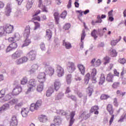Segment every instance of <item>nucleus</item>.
I'll return each instance as SVG.
<instances>
[{
  "mask_svg": "<svg viewBox=\"0 0 126 126\" xmlns=\"http://www.w3.org/2000/svg\"><path fill=\"white\" fill-rule=\"evenodd\" d=\"M38 66L37 64H34L32 66V69L30 70L29 72L31 74H32L34 73L37 69H38Z\"/></svg>",
  "mask_w": 126,
  "mask_h": 126,
  "instance_id": "nucleus-22",
  "label": "nucleus"
},
{
  "mask_svg": "<svg viewBox=\"0 0 126 126\" xmlns=\"http://www.w3.org/2000/svg\"><path fill=\"white\" fill-rule=\"evenodd\" d=\"M64 95V94L63 93L60 92L57 95L56 97H55V100H62Z\"/></svg>",
  "mask_w": 126,
  "mask_h": 126,
  "instance_id": "nucleus-37",
  "label": "nucleus"
},
{
  "mask_svg": "<svg viewBox=\"0 0 126 126\" xmlns=\"http://www.w3.org/2000/svg\"><path fill=\"white\" fill-rule=\"evenodd\" d=\"M35 27L34 30H37V29L40 28V24L37 22H34Z\"/></svg>",
  "mask_w": 126,
  "mask_h": 126,
  "instance_id": "nucleus-58",
  "label": "nucleus"
},
{
  "mask_svg": "<svg viewBox=\"0 0 126 126\" xmlns=\"http://www.w3.org/2000/svg\"><path fill=\"white\" fill-rule=\"evenodd\" d=\"M28 61V58L26 57H23L21 59H17L15 61L16 64H22V63H24Z\"/></svg>",
  "mask_w": 126,
  "mask_h": 126,
  "instance_id": "nucleus-13",
  "label": "nucleus"
},
{
  "mask_svg": "<svg viewBox=\"0 0 126 126\" xmlns=\"http://www.w3.org/2000/svg\"><path fill=\"white\" fill-rule=\"evenodd\" d=\"M104 82H105V76L104 75H101L99 84L100 85H102Z\"/></svg>",
  "mask_w": 126,
  "mask_h": 126,
  "instance_id": "nucleus-41",
  "label": "nucleus"
},
{
  "mask_svg": "<svg viewBox=\"0 0 126 126\" xmlns=\"http://www.w3.org/2000/svg\"><path fill=\"white\" fill-rule=\"evenodd\" d=\"M67 65L68 72L72 73V72H73L75 70V65H74V63L68 62H67Z\"/></svg>",
  "mask_w": 126,
  "mask_h": 126,
  "instance_id": "nucleus-6",
  "label": "nucleus"
},
{
  "mask_svg": "<svg viewBox=\"0 0 126 126\" xmlns=\"http://www.w3.org/2000/svg\"><path fill=\"white\" fill-rule=\"evenodd\" d=\"M9 46L11 47L12 49L14 50L17 48V43L13 41Z\"/></svg>",
  "mask_w": 126,
  "mask_h": 126,
  "instance_id": "nucleus-42",
  "label": "nucleus"
},
{
  "mask_svg": "<svg viewBox=\"0 0 126 126\" xmlns=\"http://www.w3.org/2000/svg\"><path fill=\"white\" fill-rule=\"evenodd\" d=\"M45 68V72H46L47 74H49L50 76H52L54 73L55 72V69L53 68L50 65L49 63H44Z\"/></svg>",
  "mask_w": 126,
  "mask_h": 126,
  "instance_id": "nucleus-3",
  "label": "nucleus"
},
{
  "mask_svg": "<svg viewBox=\"0 0 126 126\" xmlns=\"http://www.w3.org/2000/svg\"><path fill=\"white\" fill-rule=\"evenodd\" d=\"M122 39V36H119V39H116V40H113L111 41V44L112 46H116L117 45V43H119L120 41H121V39Z\"/></svg>",
  "mask_w": 126,
  "mask_h": 126,
  "instance_id": "nucleus-39",
  "label": "nucleus"
},
{
  "mask_svg": "<svg viewBox=\"0 0 126 126\" xmlns=\"http://www.w3.org/2000/svg\"><path fill=\"white\" fill-rule=\"evenodd\" d=\"M28 82V80H27V78L26 77H24L23 79L21 81V84H22L23 85H24L27 83Z\"/></svg>",
  "mask_w": 126,
  "mask_h": 126,
  "instance_id": "nucleus-48",
  "label": "nucleus"
},
{
  "mask_svg": "<svg viewBox=\"0 0 126 126\" xmlns=\"http://www.w3.org/2000/svg\"><path fill=\"white\" fill-rule=\"evenodd\" d=\"M97 34H98L99 37H102L104 35V33L102 32V29H98L97 31Z\"/></svg>",
  "mask_w": 126,
  "mask_h": 126,
  "instance_id": "nucleus-52",
  "label": "nucleus"
},
{
  "mask_svg": "<svg viewBox=\"0 0 126 126\" xmlns=\"http://www.w3.org/2000/svg\"><path fill=\"white\" fill-rule=\"evenodd\" d=\"M52 35L53 32H52V31H51L50 30H47L46 38H47V40H51V38H52Z\"/></svg>",
  "mask_w": 126,
  "mask_h": 126,
  "instance_id": "nucleus-25",
  "label": "nucleus"
},
{
  "mask_svg": "<svg viewBox=\"0 0 126 126\" xmlns=\"http://www.w3.org/2000/svg\"><path fill=\"white\" fill-rule=\"evenodd\" d=\"M114 76H115V75L112 74V73H109L108 74H107V76L106 77L107 81H108V82H113Z\"/></svg>",
  "mask_w": 126,
  "mask_h": 126,
  "instance_id": "nucleus-28",
  "label": "nucleus"
},
{
  "mask_svg": "<svg viewBox=\"0 0 126 126\" xmlns=\"http://www.w3.org/2000/svg\"><path fill=\"white\" fill-rule=\"evenodd\" d=\"M37 85V82L34 79H32L29 81L28 85V92H30L32 91V89Z\"/></svg>",
  "mask_w": 126,
  "mask_h": 126,
  "instance_id": "nucleus-4",
  "label": "nucleus"
},
{
  "mask_svg": "<svg viewBox=\"0 0 126 126\" xmlns=\"http://www.w3.org/2000/svg\"><path fill=\"white\" fill-rule=\"evenodd\" d=\"M28 57H29L30 59L32 61H33L36 59V51H31L27 55Z\"/></svg>",
  "mask_w": 126,
  "mask_h": 126,
  "instance_id": "nucleus-16",
  "label": "nucleus"
},
{
  "mask_svg": "<svg viewBox=\"0 0 126 126\" xmlns=\"http://www.w3.org/2000/svg\"><path fill=\"white\" fill-rule=\"evenodd\" d=\"M90 78H91V76L89 73H88L85 76L84 81L86 84H88L89 82V80H90Z\"/></svg>",
  "mask_w": 126,
  "mask_h": 126,
  "instance_id": "nucleus-31",
  "label": "nucleus"
},
{
  "mask_svg": "<svg viewBox=\"0 0 126 126\" xmlns=\"http://www.w3.org/2000/svg\"><path fill=\"white\" fill-rule=\"evenodd\" d=\"M61 82L60 80H56L55 82L54 83V87L55 88V90L58 91L59 89H60V87H61Z\"/></svg>",
  "mask_w": 126,
  "mask_h": 126,
  "instance_id": "nucleus-23",
  "label": "nucleus"
},
{
  "mask_svg": "<svg viewBox=\"0 0 126 126\" xmlns=\"http://www.w3.org/2000/svg\"><path fill=\"white\" fill-rule=\"evenodd\" d=\"M18 125V120H17V117L15 115L12 116L10 121V126H17Z\"/></svg>",
  "mask_w": 126,
  "mask_h": 126,
  "instance_id": "nucleus-7",
  "label": "nucleus"
},
{
  "mask_svg": "<svg viewBox=\"0 0 126 126\" xmlns=\"http://www.w3.org/2000/svg\"><path fill=\"white\" fill-rule=\"evenodd\" d=\"M6 32L5 29L4 27H0V36H5Z\"/></svg>",
  "mask_w": 126,
  "mask_h": 126,
  "instance_id": "nucleus-35",
  "label": "nucleus"
},
{
  "mask_svg": "<svg viewBox=\"0 0 126 126\" xmlns=\"http://www.w3.org/2000/svg\"><path fill=\"white\" fill-rule=\"evenodd\" d=\"M44 3L47 5H50L52 3L51 0H44Z\"/></svg>",
  "mask_w": 126,
  "mask_h": 126,
  "instance_id": "nucleus-63",
  "label": "nucleus"
},
{
  "mask_svg": "<svg viewBox=\"0 0 126 126\" xmlns=\"http://www.w3.org/2000/svg\"><path fill=\"white\" fill-rule=\"evenodd\" d=\"M96 34H98V32H97V30L95 29L91 32V35L92 37H94V40H96V39L98 38V36H97Z\"/></svg>",
  "mask_w": 126,
  "mask_h": 126,
  "instance_id": "nucleus-36",
  "label": "nucleus"
},
{
  "mask_svg": "<svg viewBox=\"0 0 126 126\" xmlns=\"http://www.w3.org/2000/svg\"><path fill=\"white\" fill-rule=\"evenodd\" d=\"M96 74H97V70L95 68L93 69L92 72L91 73V78L93 83H96L97 82L96 81V77H95V76H96Z\"/></svg>",
  "mask_w": 126,
  "mask_h": 126,
  "instance_id": "nucleus-15",
  "label": "nucleus"
},
{
  "mask_svg": "<svg viewBox=\"0 0 126 126\" xmlns=\"http://www.w3.org/2000/svg\"><path fill=\"white\" fill-rule=\"evenodd\" d=\"M118 62L120 63H121L122 64H125V63H126V60L125 58H120L118 60Z\"/></svg>",
  "mask_w": 126,
  "mask_h": 126,
  "instance_id": "nucleus-47",
  "label": "nucleus"
},
{
  "mask_svg": "<svg viewBox=\"0 0 126 126\" xmlns=\"http://www.w3.org/2000/svg\"><path fill=\"white\" fill-rule=\"evenodd\" d=\"M110 55L112 57H117L118 56V53H117L116 50L113 49L110 53Z\"/></svg>",
  "mask_w": 126,
  "mask_h": 126,
  "instance_id": "nucleus-46",
  "label": "nucleus"
},
{
  "mask_svg": "<svg viewBox=\"0 0 126 126\" xmlns=\"http://www.w3.org/2000/svg\"><path fill=\"white\" fill-rule=\"evenodd\" d=\"M107 109L108 112L110 113V115H112L114 113V110H113V106L111 104H108L107 106Z\"/></svg>",
  "mask_w": 126,
  "mask_h": 126,
  "instance_id": "nucleus-38",
  "label": "nucleus"
},
{
  "mask_svg": "<svg viewBox=\"0 0 126 126\" xmlns=\"http://www.w3.org/2000/svg\"><path fill=\"white\" fill-rule=\"evenodd\" d=\"M28 113H29V109L28 108H22L21 111V115L24 118H26L28 115Z\"/></svg>",
  "mask_w": 126,
  "mask_h": 126,
  "instance_id": "nucleus-19",
  "label": "nucleus"
},
{
  "mask_svg": "<svg viewBox=\"0 0 126 126\" xmlns=\"http://www.w3.org/2000/svg\"><path fill=\"white\" fill-rule=\"evenodd\" d=\"M78 68L82 75H84L85 73V67L82 64H79L78 65Z\"/></svg>",
  "mask_w": 126,
  "mask_h": 126,
  "instance_id": "nucleus-29",
  "label": "nucleus"
},
{
  "mask_svg": "<svg viewBox=\"0 0 126 126\" xmlns=\"http://www.w3.org/2000/svg\"><path fill=\"white\" fill-rule=\"evenodd\" d=\"M54 42H55V47L58 48L59 47V46H60V43H59V39L58 38H55L54 39Z\"/></svg>",
  "mask_w": 126,
  "mask_h": 126,
  "instance_id": "nucleus-57",
  "label": "nucleus"
},
{
  "mask_svg": "<svg viewBox=\"0 0 126 126\" xmlns=\"http://www.w3.org/2000/svg\"><path fill=\"white\" fill-rule=\"evenodd\" d=\"M63 46H64L65 47V48L67 50H69V49H71V44L70 43L66 42L65 40H63Z\"/></svg>",
  "mask_w": 126,
  "mask_h": 126,
  "instance_id": "nucleus-26",
  "label": "nucleus"
},
{
  "mask_svg": "<svg viewBox=\"0 0 126 126\" xmlns=\"http://www.w3.org/2000/svg\"><path fill=\"white\" fill-rule=\"evenodd\" d=\"M9 108V104L7 103L4 104L1 107H0V114L3 113V112H5V111H6L7 110H8Z\"/></svg>",
  "mask_w": 126,
  "mask_h": 126,
  "instance_id": "nucleus-18",
  "label": "nucleus"
},
{
  "mask_svg": "<svg viewBox=\"0 0 126 126\" xmlns=\"http://www.w3.org/2000/svg\"><path fill=\"white\" fill-rule=\"evenodd\" d=\"M39 120L41 123H46L48 120V118L45 115H40L39 117Z\"/></svg>",
  "mask_w": 126,
  "mask_h": 126,
  "instance_id": "nucleus-30",
  "label": "nucleus"
},
{
  "mask_svg": "<svg viewBox=\"0 0 126 126\" xmlns=\"http://www.w3.org/2000/svg\"><path fill=\"white\" fill-rule=\"evenodd\" d=\"M70 24H67L63 27V29H64V30H68V29L70 28Z\"/></svg>",
  "mask_w": 126,
  "mask_h": 126,
  "instance_id": "nucleus-61",
  "label": "nucleus"
},
{
  "mask_svg": "<svg viewBox=\"0 0 126 126\" xmlns=\"http://www.w3.org/2000/svg\"><path fill=\"white\" fill-rule=\"evenodd\" d=\"M40 49L42 51H45L46 50V47L45 46V43L42 42L40 45Z\"/></svg>",
  "mask_w": 126,
  "mask_h": 126,
  "instance_id": "nucleus-59",
  "label": "nucleus"
},
{
  "mask_svg": "<svg viewBox=\"0 0 126 126\" xmlns=\"http://www.w3.org/2000/svg\"><path fill=\"white\" fill-rule=\"evenodd\" d=\"M120 86L119 82H115L112 85L113 88H118Z\"/></svg>",
  "mask_w": 126,
  "mask_h": 126,
  "instance_id": "nucleus-60",
  "label": "nucleus"
},
{
  "mask_svg": "<svg viewBox=\"0 0 126 126\" xmlns=\"http://www.w3.org/2000/svg\"><path fill=\"white\" fill-rule=\"evenodd\" d=\"M55 125L60 126L62 124V118L60 116H55L54 120Z\"/></svg>",
  "mask_w": 126,
  "mask_h": 126,
  "instance_id": "nucleus-20",
  "label": "nucleus"
},
{
  "mask_svg": "<svg viewBox=\"0 0 126 126\" xmlns=\"http://www.w3.org/2000/svg\"><path fill=\"white\" fill-rule=\"evenodd\" d=\"M33 3H34V0H28V3L26 5V7L27 9H30V8L32 7V5H33Z\"/></svg>",
  "mask_w": 126,
  "mask_h": 126,
  "instance_id": "nucleus-32",
  "label": "nucleus"
},
{
  "mask_svg": "<svg viewBox=\"0 0 126 126\" xmlns=\"http://www.w3.org/2000/svg\"><path fill=\"white\" fill-rule=\"evenodd\" d=\"M57 75H58V76H59V77H62V76H63V75L64 73V71L63 70V68L62 67H61L60 65H58L57 69Z\"/></svg>",
  "mask_w": 126,
  "mask_h": 126,
  "instance_id": "nucleus-9",
  "label": "nucleus"
},
{
  "mask_svg": "<svg viewBox=\"0 0 126 126\" xmlns=\"http://www.w3.org/2000/svg\"><path fill=\"white\" fill-rule=\"evenodd\" d=\"M42 105V101L41 100H37L35 103H32L31 105V107L30 108V111L32 112H34L35 110H39L40 107Z\"/></svg>",
  "mask_w": 126,
  "mask_h": 126,
  "instance_id": "nucleus-2",
  "label": "nucleus"
},
{
  "mask_svg": "<svg viewBox=\"0 0 126 126\" xmlns=\"http://www.w3.org/2000/svg\"><path fill=\"white\" fill-rule=\"evenodd\" d=\"M46 73L44 72H42L39 74L38 76H37V78H38L39 82L44 83L46 81Z\"/></svg>",
  "mask_w": 126,
  "mask_h": 126,
  "instance_id": "nucleus-12",
  "label": "nucleus"
},
{
  "mask_svg": "<svg viewBox=\"0 0 126 126\" xmlns=\"http://www.w3.org/2000/svg\"><path fill=\"white\" fill-rule=\"evenodd\" d=\"M4 13L6 16H10V13H11V8L10 7V4H7L6 5Z\"/></svg>",
  "mask_w": 126,
  "mask_h": 126,
  "instance_id": "nucleus-14",
  "label": "nucleus"
},
{
  "mask_svg": "<svg viewBox=\"0 0 126 126\" xmlns=\"http://www.w3.org/2000/svg\"><path fill=\"white\" fill-rule=\"evenodd\" d=\"M23 54V52H22V50H17L15 53H14L12 55L11 58L12 60H16V59H18V58H20L21 56H22Z\"/></svg>",
  "mask_w": 126,
  "mask_h": 126,
  "instance_id": "nucleus-5",
  "label": "nucleus"
},
{
  "mask_svg": "<svg viewBox=\"0 0 126 126\" xmlns=\"http://www.w3.org/2000/svg\"><path fill=\"white\" fill-rule=\"evenodd\" d=\"M100 64H101V60L98 59L94 63V66L96 67L97 66H99V65H100Z\"/></svg>",
  "mask_w": 126,
  "mask_h": 126,
  "instance_id": "nucleus-55",
  "label": "nucleus"
},
{
  "mask_svg": "<svg viewBox=\"0 0 126 126\" xmlns=\"http://www.w3.org/2000/svg\"><path fill=\"white\" fill-rule=\"evenodd\" d=\"M66 82L68 84H70L71 82V74H68L66 76Z\"/></svg>",
  "mask_w": 126,
  "mask_h": 126,
  "instance_id": "nucleus-43",
  "label": "nucleus"
},
{
  "mask_svg": "<svg viewBox=\"0 0 126 126\" xmlns=\"http://www.w3.org/2000/svg\"><path fill=\"white\" fill-rule=\"evenodd\" d=\"M9 103L10 104H11V105H14V104H16L17 103H18V99H13L12 100L9 101Z\"/></svg>",
  "mask_w": 126,
  "mask_h": 126,
  "instance_id": "nucleus-45",
  "label": "nucleus"
},
{
  "mask_svg": "<svg viewBox=\"0 0 126 126\" xmlns=\"http://www.w3.org/2000/svg\"><path fill=\"white\" fill-rule=\"evenodd\" d=\"M66 14H67L66 11H64L62 13V14L60 15V17H61V18L64 19L66 16Z\"/></svg>",
  "mask_w": 126,
  "mask_h": 126,
  "instance_id": "nucleus-53",
  "label": "nucleus"
},
{
  "mask_svg": "<svg viewBox=\"0 0 126 126\" xmlns=\"http://www.w3.org/2000/svg\"><path fill=\"white\" fill-rule=\"evenodd\" d=\"M85 36H86V34H85V30H83L82 31V33L81 35V42L82 43V41L84 40V38H85Z\"/></svg>",
  "mask_w": 126,
  "mask_h": 126,
  "instance_id": "nucleus-44",
  "label": "nucleus"
},
{
  "mask_svg": "<svg viewBox=\"0 0 126 126\" xmlns=\"http://www.w3.org/2000/svg\"><path fill=\"white\" fill-rule=\"evenodd\" d=\"M44 88V83L40 82V84L37 87V91L38 92H42Z\"/></svg>",
  "mask_w": 126,
  "mask_h": 126,
  "instance_id": "nucleus-33",
  "label": "nucleus"
},
{
  "mask_svg": "<svg viewBox=\"0 0 126 126\" xmlns=\"http://www.w3.org/2000/svg\"><path fill=\"white\" fill-rule=\"evenodd\" d=\"M74 79L75 81H77V82H80V81L82 80V78H81L80 76L76 75L75 76Z\"/></svg>",
  "mask_w": 126,
  "mask_h": 126,
  "instance_id": "nucleus-50",
  "label": "nucleus"
},
{
  "mask_svg": "<svg viewBox=\"0 0 126 126\" xmlns=\"http://www.w3.org/2000/svg\"><path fill=\"white\" fill-rule=\"evenodd\" d=\"M87 91L88 92V94L89 96L90 97V96L92 95V93H93L92 89H91L90 87H88L87 90Z\"/></svg>",
  "mask_w": 126,
  "mask_h": 126,
  "instance_id": "nucleus-54",
  "label": "nucleus"
},
{
  "mask_svg": "<svg viewBox=\"0 0 126 126\" xmlns=\"http://www.w3.org/2000/svg\"><path fill=\"white\" fill-rule=\"evenodd\" d=\"M104 61H105V62L104 63V64H106L107 63H110V57H106L104 58Z\"/></svg>",
  "mask_w": 126,
  "mask_h": 126,
  "instance_id": "nucleus-62",
  "label": "nucleus"
},
{
  "mask_svg": "<svg viewBox=\"0 0 126 126\" xmlns=\"http://www.w3.org/2000/svg\"><path fill=\"white\" fill-rule=\"evenodd\" d=\"M22 91V88L20 87L19 85H17L13 90V95H18L20 92Z\"/></svg>",
  "mask_w": 126,
  "mask_h": 126,
  "instance_id": "nucleus-11",
  "label": "nucleus"
},
{
  "mask_svg": "<svg viewBox=\"0 0 126 126\" xmlns=\"http://www.w3.org/2000/svg\"><path fill=\"white\" fill-rule=\"evenodd\" d=\"M22 106H23V102L21 101L19 103H17L14 108L16 110H19V108L22 107Z\"/></svg>",
  "mask_w": 126,
  "mask_h": 126,
  "instance_id": "nucleus-40",
  "label": "nucleus"
},
{
  "mask_svg": "<svg viewBox=\"0 0 126 126\" xmlns=\"http://www.w3.org/2000/svg\"><path fill=\"white\" fill-rule=\"evenodd\" d=\"M67 97L70 99H71V100L73 101H76V97H75L74 95L68 94Z\"/></svg>",
  "mask_w": 126,
  "mask_h": 126,
  "instance_id": "nucleus-51",
  "label": "nucleus"
},
{
  "mask_svg": "<svg viewBox=\"0 0 126 126\" xmlns=\"http://www.w3.org/2000/svg\"><path fill=\"white\" fill-rule=\"evenodd\" d=\"M52 93H54V89L53 88H49L46 92L47 97H50Z\"/></svg>",
  "mask_w": 126,
  "mask_h": 126,
  "instance_id": "nucleus-34",
  "label": "nucleus"
},
{
  "mask_svg": "<svg viewBox=\"0 0 126 126\" xmlns=\"http://www.w3.org/2000/svg\"><path fill=\"white\" fill-rule=\"evenodd\" d=\"M4 29L6 34H10V33H12V31H13V27L9 24H6L5 26Z\"/></svg>",
  "mask_w": 126,
  "mask_h": 126,
  "instance_id": "nucleus-10",
  "label": "nucleus"
},
{
  "mask_svg": "<svg viewBox=\"0 0 126 126\" xmlns=\"http://www.w3.org/2000/svg\"><path fill=\"white\" fill-rule=\"evenodd\" d=\"M98 110H99V107L97 105H95L92 107L90 112L91 113H93L94 112V114L95 115H98L99 114Z\"/></svg>",
  "mask_w": 126,
  "mask_h": 126,
  "instance_id": "nucleus-21",
  "label": "nucleus"
},
{
  "mask_svg": "<svg viewBox=\"0 0 126 126\" xmlns=\"http://www.w3.org/2000/svg\"><path fill=\"white\" fill-rule=\"evenodd\" d=\"M30 35V26H28L26 27L25 32L24 33V36L26 38V39L24 41V43L22 45L23 47H27L30 44H31V40L29 39V36Z\"/></svg>",
  "mask_w": 126,
  "mask_h": 126,
  "instance_id": "nucleus-1",
  "label": "nucleus"
},
{
  "mask_svg": "<svg viewBox=\"0 0 126 126\" xmlns=\"http://www.w3.org/2000/svg\"><path fill=\"white\" fill-rule=\"evenodd\" d=\"M20 39V35L18 33H15L14 37H9L8 39V41L11 43V42H16V41H19Z\"/></svg>",
  "mask_w": 126,
  "mask_h": 126,
  "instance_id": "nucleus-8",
  "label": "nucleus"
},
{
  "mask_svg": "<svg viewBox=\"0 0 126 126\" xmlns=\"http://www.w3.org/2000/svg\"><path fill=\"white\" fill-rule=\"evenodd\" d=\"M126 118V115H123L121 116V118L120 119V120L118 121V122L120 123H122L123 122H124V120H125V118Z\"/></svg>",
  "mask_w": 126,
  "mask_h": 126,
  "instance_id": "nucleus-64",
  "label": "nucleus"
},
{
  "mask_svg": "<svg viewBox=\"0 0 126 126\" xmlns=\"http://www.w3.org/2000/svg\"><path fill=\"white\" fill-rule=\"evenodd\" d=\"M60 114L62 115V116H67V115H68V113L65 111L64 110H61Z\"/></svg>",
  "mask_w": 126,
  "mask_h": 126,
  "instance_id": "nucleus-56",
  "label": "nucleus"
},
{
  "mask_svg": "<svg viewBox=\"0 0 126 126\" xmlns=\"http://www.w3.org/2000/svg\"><path fill=\"white\" fill-rule=\"evenodd\" d=\"M38 7H40L42 9V11L44 12H48V11L47 10V8L45 6H43L42 0H39L38 2Z\"/></svg>",
  "mask_w": 126,
  "mask_h": 126,
  "instance_id": "nucleus-27",
  "label": "nucleus"
},
{
  "mask_svg": "<svg viewBox=\"0 0 126 126\" xmlns=\"http://www.w3.org/2000/svg\"><path fill=\"white\" fill-rule=\"evenodd\" d=\"M108 98H110V96L105 94H102L100 96V99L101 100H106V99H108Z\"/></svg>",
  "mask_w": 126,
  "mask_h": 126,
  "instance_id": "nucleus-49",
  "label": "nucleus"
},
{
  "mask_svg": "<svg viewBox=\"0 0 126 126\" xmlns=\"http://www.w3.org/2000/svg\"><path fill=\"white\" fill-rule=\"evenodd\" d=\"M54 16L56 24H59L60 20V13L59 12H55L54 14Z\"/></svg>",
  "mask_w": 126,
  "mask_h": 126,
  "instance_id": "nucleus-24",
  "label": "nucleus"
},
{
  "mask_svg": "<svg viewBox=\"0 0 126 126\" xmlns=\"http://www.w3.org/2000/svg\"><path fill=\"white\" fill-rule=\"evenodd\" d=\"M86 112H84L81 115H80L79 119H83V120H87L90 118L91 115L90 113L86 114Z\"/></svg>",
  "mask_w": 126,
  "mask_h": 126,
  "instance_id": "nucleus-17",
  "label": "nucleus"
}]
</instances>
